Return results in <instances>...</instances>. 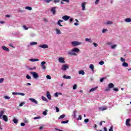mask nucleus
I'll return each mask as SVG.
<instances>
[{"instance_id": "nucleus-35", "label": "nucleus", "mask_w": 131, "mask_h": 131, "mask_svg": "<svg viewBox=\"0 0 131 131\" xmlns=\"http://www.w3.org/2000/svg\"><path fill=\"white\" fill-rule=\"evenodd\" d=\"M90 69H92V71H94V64H91L90 65Z\"/></svg>"}, {"instance_id": "nucleus-39", "label": "nucleus", "mask_w": 131, "mask_h": 131, "mask_svg": "<svg viewBox=\"0 0 131 131\" xmlns=\"http://www.w3.org/2000/svg\"><path fill=\"white\" fill-rule=\"evenodd\" d=\"M41 117L40 116L35 117L34 118V119L35 120H36V119H40Z\"/></svg>"}, {"instance_id": "nucleus-49", "label": "nucleus", "mask_w": 131, "mask_h": 131, "mask_svg": "<svg viewBox=\"0 0 131 131\" xmlns=\"http://www.w3.org/2000/svg\"><path fill=\"white\" fill-rule=\"evenodd\" d=\"M24 104H25V102H21L20 103V104L19 105V107H22V106H23L24 105Z\"/></svg>"}, {"instance_id": "nucleus-33", "label": "nucleus", "mask_w": 131, "mask_h": 131, "mask_svg": "<svg viewBox=\"0 0 131 131\" xmlns=\"http://www.w3.org/2000/svg\"><path fill=\"white\" fill-rule=\"evenodd\" d=\"M25 9L26 10H28L29 11H31V10H32V8L29 6L26 7Z\"/></svg>"}, {"instance_id": "nucleus-51", "label": "nucleus", "mask_w": 131, "mask_h": 131, "mask_svg": "<svg viewBox=\"0 0 131 131\" xmlns=\"http://www.w3.org/2000/svg\"><path fill=\"white\" fill-rule=\"evenodd\" d=\"M43 22H46V23H48V22H49V20L47 18H43Z\"/></svg>"}, {"instance_id": "nucleus-60", "label": "nucleus", "mask_w": 131, "mask_h": 131, "mask_svg": "<svg viewBox=\"0 0 131 131\" xmlns=\"http://www.w3.org/2000/svg\"><path fill=\"white\" fill-rule=\"evenodd\" d=\"M18 12H20V13H24V12H25V11L21 9H18Z\"/></svg>"}, {"instance_id": "nucleus-62", "label": "nucleus", "mask_w": 131, "mask_h": 131, "mask_svg": "<svg viewBox=\"0 0 131 131\" xmlns=\"http://www.w3.org/2000/svg\"><path fill=\"white\" fill-rule=\"evenodd\" d=\"M18 95L20 96H25V94L22 93H18Z\"/></svg>"}, {"instance_id": "nucleus-14", "label": "nucleus", "mask_w": 131, "mask_h": 131, "mask_svg": "<svg viewBox=\"0 0 131 131\" xmlns=\"http://www.w3.org/2000/svg\"><path fill=\"white\" fill-rule=\"evenodd\" d=\"M46 96L48 99L52 100V97L51 96V94L50 93V92H49V91L47 92Z\"/></svg>"}, {"instance_id": "nucleus-59", "label": "nucleus", "mask_w": 131, "mask_h": 131, "mask_svg": "<svg viewBox=\"0 0 131 131\" xmlns=\"http://www.w3.org/2000/svg\"><path fill=\"white\" fill-rule=\"evenodd\" d=\"M121 62H125V59L122 58V57H121Z\"/></svg>"}, {"instance_id": "nucleus-11", "label": "nucleus", "mask_w": 131, "mask_h": 131, "mask_svg": "<svg viewBox=\"0 0 131 131\" xmlns=\"http://www.w3.org/2000/svg\"><path fill=\"white\" fill-rule=\"evenodd\" d=\"M129 121H130V119H127L126 120L125 125L126 126H131V124H129Z\"/></svg>"}, {"instance_id": "nucleus-47", "label": "nucleus", "mask_w": 131, "mask_h": 131, "mask_svg": "<svg viewBox=\"0 0 131 131\" xmlns=\"http://www.w3.org/2000/svg\"><path fill=\"white\" fill-rule=\"evenodd\" d=\"M116 47H117V45H114L111 46V49H115V48H116Z\"/></svg>"}, {"instance_id": "nucleus-25", "label": "nucleus", "mask_w": 131, "mask_h": 131, "mask_svg": "<svg viewBox=\"0 0 131 131\" xmlns=\"http://www.w3.org/2000/svg\"><path fill=\"white\" fill-rule=\"evenodd\" d=\"M78 73L79 75H84V74H85V73L84 72V71L83 70L79 71Z\"/></svg>"}, {"instance_id": "nucleus-54", "label": "nucleus", "mask_w": 131, "mask_h": 131, "mask_svg": "<svg viewBox=\"0 0 131 131\" xmlns=\"http://www.w3.org/2000/svg\"><path fill=\"white\" fill-rule=\"evenodd\" d=\"M9 47H11V48H13V49H15V46H14L12 43L9 44Z\"/></svg>"}, {"instance_id": "nucleus-30", "label": "nucleus", "mask_w": 131, "mask_h": 131, "mask_svg": "<svg viewBox=\"0 0 131 131\" xmlns=\"http://www.w3.org/2000/svg\"><path fill=\"white\" fill-rule=\"evenodd\" d=\"M55 30L57 34H61V31L59 29H56Z\"/></svg>"}, {"instance_id": "nucleus-3", "label": "nucleus", "mask_w": 131, "mask_h": 131, "mask_svg": "<svg viewBox=\"0 0 131 131\" xmlns=\"http://www.w3.org/2000/svg\"><path fill=\"white\" fill-rule=\"evenodd\" d=\"M30 74H31L33 76V77H34V78H35V79L38 78L39 77L38 74L36 72H31Z\"/></svg>"}, {"instance_id": "nucleus-26", "label": "nucleus", "mask_w": 131, "mask_h": 131, "mask_svg": "<svg viewBox=\"0 0 131 131\" xmlns=\"http://www.w3.org/2000/svg\"><path fill=\"white\" fill-rule=\"evenodd\" d=\"M109 89H113V88H114V84L112 83H110L108 85Z\"/></svg>"}, {"instance_id": "nucleus-58", "label": "nucleus", "mask_w": 131, "mask_h": 131, "mask_svg": "<svg viewBox=\"0 0 131 131\" xmlns=\"http://www.w3.org/2000/svg\"><path fill=\"white\" fill-rule=\"evenodd\" d=\"M23 28L25 30H28V28H27L26 27V26H23Z\"/></svg>"}, {"instance_id": "nucleus-52", "label": "nucleus", "mask_w": 131, "mask_h": 131, "mask_svg": "<svg viewBox=\"0 0 131 131\" xmlns=\"http://www.w3.org/2000/svg\"><path fill=\"white\" fill-rule=\"evenodd\" d=\"M4 80H5V79L3 78H0V83H2V82H4Z\"/></svg>"}, {"instance_id": "nucleus-53", "label": "nucleus", "mask_w": 131, "mask_h": 131, "mask_svg": "<svg viewBox=\"0 0 131 131\" xmlns=\"http://www.w3.org/2000/svg\"><path fill=\"white\" fill-rule=\"evenodd\" d=\"M106 78L103 77L101 78L100 80V82H103V81H104V79H105Z\"/></svg>"}, {"instance_id": "nucleus-42", "label": "nucleus", "mask_w": 131, "mask_h": 131, "mask_svg": "<svg viewBox=\"0 0 131 131\" xmlns=\"http://www.w3.org/2000/svg\"><path fill=\"white\" fill-rule=\"evenodd\" d=\"M93 45L95 47V48H97L98 47V43H95V42H93Z\"/></svg>"}, {"instance_id": "nucleus-17", "label": "nucleus", "mask_w": 131, "mask_h": 131, "mask_svg": "<svg viewBox=\"0 0 131 131\" xmlns=\"http://www.w3.org/2000/svg\"><path fill=\"white\" fill-rule=\"evenodd\" d=\"M105 25H112L113 24V21L108 20L106 23H104Z\"/></svg>"}, {"instance_id": "nucleus-16", "label": "nucleus", "mask_w": 131, "mask_h": 131, "mask_svg": "<svg viewBox=\"0 0 131 131\" xmlns=\"http://www.w3.org/2000/svg\"><path fill=\"white\" fill-rule=\"evenodd\" d=\"M100 111H104V110H107V106H103L98 108Z\"/></svg>"}, {"instance_id": "nucleus-29", "label": "nucleus", "mask_w": 131, "mask_h": 131, "mask_svg": "<svg viewBox=\"0 0 131 131\" xmlns=\"http://www.w3.org/2000/svg\"><path fill=\"white\" fill-rule=\"evenodd\" d=\"M30 46H35V45H37V42L32 41L30 43Z\"/></svg>"}, {"instance_id": "nucleus-4", "label": "nucleus", "mask_w": 131, "mask_h": 131, "mask_svg": "<svg viewBox=\"0 0 131 131\" xmlns=\"http://www.w3.org/2000/svg\"><path fill=\"white\" fill-rule=\"evenodd\" d=\"M67 69H69V67L67 64H63L61 67V70L66 71Z\"/></svg>"}, {"instance_id": "nucleus-15", "label": "nucleus", "mask_w": 131, "mask_h": 131, "mask_svg": "<svg viewBox=\"0 0 131 131\" xmlns=\"http://www.w3.org/2000/svg\"><path fill=\"white\" fill-rule=\"evenodd\" d=\"M29 100L31 101V102H32L34 104H38V102L36 100L34 99V98H29Z\"/></svg>"}, {"instance_id": "nucleus-10", "label": "nucleus", "mask_w": 131, "mask_h": 131, "mask_svg": "<svg viewBox=\"0 0 131 131\" xmlns=\"http://www.w3.org/2000/svg\"><path fill=\"white\" fill-rule=\"evenodd\" d=\"M5 112H6V110L4 108L3 109V110H1L0 111V118H2V117H3L4 114H5Z\"/></svg>"}, {"instance_id": "nucleus-5", "label": "nucleus", "mask_w": 131, "mask_h": 131, "mask_svg": "<svg viewBox=\"0 0 131 131\" xmlns=\"http://www.w3.org/2000/svg\"><path fill=\"white\" fill-rule=\"evenodd\" d=\"M58 62H59V63H62V64H65V63H66V62H65V58L62 57H60L58 58Z\"/></svg>"}, {"instance_id": "nucleus-6", "label": "nucleus", "mask_w": 131, "mask_h": 131, "mask_svg": "<svg viewBox=\"0 0 131 131\" xmlns=\"http://www.w3.org/2000/svg\"><path fill=\"white\" fill-rule=\"evenodd\" d=\"M38 47L41 48V49H49V46L47 44L40 45Z\"/></svg>"}, {"instance_id": "nucleus-9", "label": "nucleus", "mask_w": 131, "mask_h": 131, "mask_svg": "<svg viewBox=\"0 0 131 131\" xmlns=\"http://www.w3.org/2000/svg\"><path fill=\"white\" fill-rule=\"evenodd\" d=\"M62 19H63V20L64 21H68L69 19H70V16L68 15H64L62 16Z\"/></svg>"}, {"instance_id": "nucleus-43", "label": "nucleus", "mask_w": 131, "mask_h": 131, "mask_svg": "<svg viewBox=\"0 0 131 131\" xmlns=\"http://www.w3.org/2000/svg\"><path fill=\"white\" fill-rule=\"evenodd\" d=\"M46 78H47V79H52V77H51L50 75H47V76H46Z\"/></svg>"}, {"instance_id": "nucleus-48", "label": "nucleus", "mask_w": 131, "mask_h": 131, "mask_svg": "<svg viewBox=\"0 0 131 131\" xmlns=\"http://www.w3.org/2000/svg\"><path fill=\"white\" fill-rule=\"evenodd\" d=\"M96 1L95 2V5H98L99 3H100V0H95Z\"/></svg>"}, {"instance_id": "nucleus-13", "label": "nucleus", "mask_w": 131, "mask_h": 131, "mask_svg": "<svg viewBox=\"0 0 131 131\" xmlns=\"http://www.w3.org/2000/svg\"><path fill=\"white\" fill-rule=\"evenodd\" d=\"M3 120H4V121H5L6 122H8L9 119H8V116H7V115H4L3 116Z\"/></svg>"}, {"instance_id": "nucleus-44", "label": "nucleus", "mask_w": 131, "mask_h": 131, "mask_svg": "<svg viewBox=\"0 0 131 131\" xmlns=\"http://www.w3.org/2000/svg\"><path fill=\"white\" fill-rule=\"evenodd\" d=\"M26 78L27 79H31V77L30 76H29V75H27Z\"/></svg>"}, {"instance_id": "nucleus-32", "label": "nucleus", "mask_w": 131, "mask_h": 131, "mask_svg": "<svg viewBox=\"0 0 131 131\" xmlns=\"http://www.w3.org/2000/svg\"><path fill=\"white\" fill-rule=\"evenodd\" d=\"M65 116H66V115L65 114H62V115H61L59 118L58 119H62L63 118H64V117H65Z\"/></svg>"}, {"instance_id": "nucleus-2", "label": "nucleus", "mask_w": 131, "mask_h": 131, "mask_svg": "<svg viewBox=\"0 0 131 131\" xmlns=\"http://www.w3.org/2000/svg\"><path fill=\"white\" fill-rule=\"evenodd\" d=\"M82 43L77 41H74L71 42L72 47H76L77 46H80Z\"/></svg>"}, {"instance_id": "nucleus-55", "label": "nucleus", "mask_w": 131, "mask_h": 131, "mask_svg": "<svg viewBox=\"0 0 131 131\" xmlns=\"http://www.w3.org/2000/svg\"><path fill=\"white\" fill-rule=\"evenodd\" d=\"M55 109L56 110V112H59L60 111V110L59 109V107H55Z\"/></svg>"}, {"instance_id": "nucleus-31", "label": "nucleus", "mask_w": 131, "mask_h": 131, "mask_svg": "<svg viewBox=\"0 0 131 131\" xmlns=\"http://www.w3.org/2000/svg\"><path fill=\"white\" fill-rule=\"evenodd\" d=\"M41 99L43 101H45V102H49V100H48V99L44 96H42Z\"/></svg>"}, {"instance_id": "nucleus-56", "label": "nucleus", "mask_w": 131, "mask_h": 131, "mask_svg": "<svg viewBox=\"0 0 131 131\" xmlns=\"http://www.w3.org/2000/svg\"><path fill=\"white\" fill-rule=\"evenodd\" d=\"M54 96H55V97H56V98L58 97L59 96L58 92H56V93H55Z\"/></svg>"}, {"instance_id": "nucleus-24", "label": "nucleus", "mask_w": 131, "mask_h": 131, "mask_svg": "<svg viewBox=\"0 0 131 131\" xmlns=\"http://www.w3.org/2000/svg\"><path fill=\"white\" fill-rule=\"evenodd\" d=\"M125 22H126V23H130L131 22V18H126L124 20Z\"/></svg>"}, {"instance_id": "nucleus-34", "label": "nucleus", "mask_w": 131, "mask_h": 131, "mask_svg": "<svg viewBox=\"0 0 131 131\" xmlns=\"http://www.w3.org/2000/svg\"><path fill=\"white\" fill-rule=\"evenodd\" d=\"M68 122H69V120L61 121V123H62V124H65L66 123H68Z\"/></svg>"}, {"instance_id": "nucleus-41", "label": "nucleus", "mask_w": 131, "mask_h": 131, "mask_svg": "<svg viewBox=\"0 0 131 131\" xmlns=\"http://www.w3.org/2000/svg\"><path fill=\"white\" fill-rule=\"evenodd\" d=\"M77 88V85H76V84H75L73 86V90H76Z\"/></svg>"}, {"instance_id": "nucleus-36", "label": "nucleus", "mask_w": 131, "mask_h": 131, "mask_svg": "<svg viewBox=\"0 0 131 131\" xmlns=\"http://www.w3.org/2000/svg\"><path fill=\"white\" fill-rule=\"evenodd\" d=\"M82 119V117L81 116L79 115V117L77 118V121H78V120H81Z\"/></svg>"}, {"instance_id": "nucleus-61", "label": "nucleus", "mask_w": 131, "mask_h": 131, "mask_svg": "<svg viewBox=\"0 0 131 131\" xmlns=\"http://www.w3.org/2000/svg\"><path fill=\"white\" fill-rule=\"evenodd\" d=\"M53 3H60V0H54Z\"/></svg>"}, {"instance_id": "nucleus-21", "label": "nucleus", "mask_w": 131, "mask_h": 131, "mask_svg": "<svg viewBox=\"0 0 131 131\" xmlns=\"http://www.w3.org/2000/svg\"><path fill=\"white\" fill-rule=\"evenodd\" d=\"M29 61H31V62H36V61H39V59L37 58H31L29 59Z\"/></svg>"}, {"instance_id": "nucleus-50", "label": "nucleus", "mask_w": 131, "mask_h": 131, "mask_svg": "<svg viewBox=\"0 0 131 131\" xmlns=\"http://www.w3.org/2000/svg\"><path fill=\"white\" fill-rule=\"evenodd\" d=\"M47 111H48V110H46V111H44V112H42V114H43V115H44L45 116H46V115H47Z\"/></svg>"}, {"instance_id": "nucleus-37", "label": "nucleus", "mask_w": 131, "mask_h": 131, "mask_svg": "<svg viewBox=\"0 0 131 131\" xmlns=\"http://www.w3.org/2000/svg\"><path fill=\"white\" fill-rule=\"evenodd\" d=\"M41 1H43L44 2H45V3H47L48 4H49V3H51V2H52L53 0H41Z\"/></svg>"}, {"instance_id": "nucleus-12", "label": "nucleus", "mask_w": 131, "mask_h": 131, "mask_svg": "<svg viewBox=\"0 0 131 131\" xmlns=\"http://www.w3.org/2000/svg\"><path fill=\"white\" fill-rule=\"evenodd\" d=\"M85 5H86V3L84 2L81 4L82 10L85 11Z\"/></svg>"}, {"instance_id": "nucleus-18", "label": "nucleus", "mask_w": 131, "mask_h": 131, "mask_svg": "<svg viewBox=\"0 0 131 131\" xmlns=\"http://www.w3.org/2000/svg\"><path fill=\"white\" fill-rule=\"evenodd\" d=\"M76 113H77V111L76 110H74L72 116L74 118H76Z\"/></svg>"}, {"instance_id": "nucleus-28", "label": "nucleus", "mask_w": 131, "mask_h": 131, "mask_svg": "<svg viewBox=\"0 0 131 131\" xmlns=\"http://www.w3.org/2000/svg\"><path fill=\"white\" fill-rule=\"evenodd\" d=\"M13 121L15 124H17V123H18V119H17L16 118H13Z\"/></svg>"}, {"instance_id": "nucleus-40", "label": "nucleus", "mask_w": 131, "mask_h": 131, "mask_svg": "<svg viewBox=\"0 0 131 131\" xmlns=\"http://www.w3.org/2000/svg\"><path fill=\"white\" fill-rule=\"evenodd\" d=\"M4 98L6 100H10V99H11V97H10L9 96H4Z\"/></svg>"}, {"instance_id": "nucleus-20", "label": "nucleus", "mask_w": 131, "mask_h": 131, "mask_svg": "<svg viewBox=\"0 0 131 131\" xmlns=\"http://www.w3.org/2000/svg\"><path fill=\"white\" fill-rule=\"evenodd\" d=\"M97 90H98V86L92 88L90 90V92L92 93V92H95V91H97Z\"/></svg>"}, {"instance_id": "nucleus-22", "label": "nucleus", "mask_w": 131, "mask_h": 131, "mask_svg": "<svg viewBox=\"0 0 131 131\" xmlns=\"http://www.w3.org/2000/svg\"><path fill=\"white\" fill-rule=\"evenodd\" d=\"M63 78H64V79H71V76H66V75H63Z\"/></svg>"}, {"instance_id": "nucleus-23", "label": "nucleus", "mask_w": 131, "mask_h": 131, "mask_svg": "<svg viewBox=\"0 0 131 131\" xmlns=\"http://www.w3.org/2000/svg\"><path fill=\"white\" fill-rule=\"evenodd\" d=\"M2 49L4 50V51H6V52H9V51H10V49H9V48H7L6 46H2Z\"/></svg>"}, {"instance_id": "nucleus-63", "label": "nucleus", "mask_w": 131, "mask_h": 131, "mask_svg": "<svg viewBox=\"0 0 131 131\" xmlns=\"http://www.w3.org/2000/svg\"><path fill=\"white\" fill-rule=\"evenodd\" d=\"M110 88H106L105 90V92H110Z\"/></svg>"}, {"instance_id": "nucleus-1", "label": "nucleus", "mask_w": 131, "mask_h": 131, "mask_svg": "<svg viewBox=\"0 0 131 131\" xmlns=\"http://www.w3.org/2000/svg\"><path fill=\"white\" fill-rule=\"evenodd\" d=\"M80 51L79 49L75 48L72 50L68 51V54L69 56H75V53H78Z\"/></svg>"}, {"instance_id": "nucleus-7", "label": "nucleus", "mask_w": 131, "mask_h": 131, "mask_svg": "<svg viewBox=\"0 0 131 131\" xmlns=\"http://www.w3.org/2000/svg\"><path fill=\"white\" fill-rule=\"evenodd\" d=\"M56 9H57V7H56L51 8V12H52L53 15H56V12H57Z\"/></svg>"}, {"instance_id": "nucleus-8", "label": "nucleus", "mask_w": 131, "mask_h": 131, "mask_svg": "<svg viewBox=\"0 0 131 131\" xmlns=\"http://www.w3.org/2000/svg\"><path fill=\"white\" fill-rule=\"evenodd\" d=\"M46 63V61H42L41 63V67H42V69H43V70H46V69H47V67L45 65Z\"/></svg>"}, {"instance_id": "nucleus-38", "label": "nucleus", "mask_w": 131, "mask_h": 131, "mask_svg": "<svg viewBox=\"0 0 131 131\" xmlns=\"http://www.w3.org/2000/svg\"><path fill=\"white\" fill-rule=\"evenodd\" d=\"M105 63V62H104V61H100L99 62V65H104V64Z\"/></svg>"}, {"instance_id": "nucleus-64", "label": "nucleus", "mask_w": 131, "mask_h": 131, "mask_svg": "<svg viewBox=\"0 0 131 131\" xmlns=\"http://www.w3.org/2000/svg\"><path fill=\"white\" fill-rule=\"evenodd\" d=\"M113 90L114 91V92H118V89L117 88H114Z\"/></svg>"}, {"instance_id": "nucleus-46", "label": "nucleus", "mask_w": 131, "mask_h": 131, "mask_svg": "<svg viewBox=\"0 0 131 131\" xmlns=\"http://www.w3.org/2000/svg\"><path fill=\"white\" fill-rule=\"evenodd\" d=\"M57 25H58L59 26H60V27H63V25H62L61 24V23H60V21H58L57 22Z\"/></svg>"}, {"instance_id": "nucleus-57", "label": "nucleus", "mask_w": 131, "mask_h": 131, "mask_svg": "<svg viewBox=\"0 0 131 131\" xmlns=\"http://www.w3.org/2000/svg\"><path fill=\"white\" fill-rule=\"evenodd\" d=\"M19 92H13L12 93V95H13L14 96L16 95H18Z\"/></svg>"}, {"instance_id": "nucleus-45", "label": "nucleus", "mask_w": 131, "mask_h": 131, "mask_svg": "<svg viewBox=\"0 0 131 131\" xmlns=\"http://www.w3.org/2000/svg\"><path fill=\"white\" fill-rule=\"evenodd\" d=\"M90 121V120L89 119H84V122L85 123H88V122H89Z\"/></svg>"}, {"instance_id": "nucleus-19", "label": "nucleus", "mask_w": 131, "mask_h": 131, "mask_svg": "<svg viewBox=\"0 0 131 131\" xmlns=\"http://www.w3.org/2000/svg\"><path fill=\"white\" fill-rule=\"evenodd\" d=\"M85 41H87L88 42H90V43L93 42V39H92V38H86L85 39Z\"/></svg>"}, {"instance_id": "nucleus-27", "label": "nucleus", "mask_w": 131, "mask_h": 131, "mask_svg": "<svg viewBox=\"0 0 131 131\" xmlns=\"http://www.w3.org/2000/svg\"><path fill=\"white\" fill-rule=\"evenodd\" d=\"M122 66L123 67H128V63H127L125 62H124L122 63Z\"/></svg>"}]
</instances>
